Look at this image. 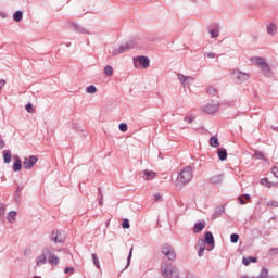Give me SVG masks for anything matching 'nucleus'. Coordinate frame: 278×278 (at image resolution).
I'll use <instances>...</instances> for the list:
<instances>
[{"label": "nucleus", "mask_w": 278, "mask_h": 278, "mask_svg": "<svg viewBox=\"0 0 278 278\" xmlns=\"http://www.w3.org/2000/svg\"><path fill=\"white\" fill-rule=\"evenodd\" d=\"M137 46H138V39L132 38L126 41L125 43L113 45L110 50V53H112L113 55H121L123 53H126V51H129V49H136Z\"/></svg>", "instance_id": "nucleus-1"}, {"label": "nucleus", "mask_w": 278, "mask_h": 278, "mask_svg": "<svg viewBox=\"0 0 278 278\" xmlns=\"http://www.w3.org/2000/svg\"><path fill=\"white\" fill-rule=\"evenodd\" d=\"M161 274L164 278H181L179 276V269L170 263L161 264Z\"/></svg>", "instance_id": "nucleus-2"}, {"label": "nucleus", "mask_w": 278, "mask_h": 278, "mask_svg": "<svg viewBox=\"0 0 278 278\" xmlns=\"http://www.w3.org/2000/svg\"><path fill=\"white\" fill-rule=\"evenodd\" d=\"M252 64L258 66L261 71L266 75V77H273V71H270V66L266 63V60L262 56H254L251 59Z\"/></svg>", "instance_id": "nucleus-3"}, {"label": "nucleus", "mask_w": 278, "mask_h": 278, "mask_svg": "<svg viewBox=\"0 0 278 278\" xmlns=\"http://www.w3.org/2000/svg\"><path fill=\"white\" fill-rule=\"evenodd\" d=\"M231 78L236 84H244V81H249V79H251V74L240 70H232Z\"/></svg>", "instance_id": "nucleus-4"}, {"label": "nucleus", "mask_w": 278, "mask_h": 278, "mask_svg": "<svg viewBox=\"0 0 278 278\" xmlns=\"http://www.w3.org/2000/svg\"><path fill=\"white\" fill-rule=\"evenodd\" d=\"M192 168L190 166L185 167L177 177L179 184H190L192 181Z\"/></svg>", "instance_id": "nucleus-5"}, {"label": "nucleus", "mask_w": 278, "mask_h": 278, "mask_svg": "<svg viewBox=\"0 0 278 278\" xmlns=\"http://www.w3.org/2000/svg\"><path fill=\"white\" fill-rule=\"evenodd\" d=\"M161 253L162 255H165L169 262H175V260H177V253L175 252V249L168 243L162 245Z\"/></svg>", "instance_id": "nucleus-6"}, {"label": "nucleus", "mask_w": 278, "mask_h": 278, "mask_svg": "<svg viewBox=\"0 0 278 278\" xmlns=\"http://www.w3.org/2000/svg\"><path fill=\"white\" fill-rule=\"evenodd\" d=\"M49 253H50L49 252V245H46L45 248H42L41 254H39L36 257V266L38 268H40V266H45V264H47V257H48Z\"/></svg>", "instance_id": "nucleus-7"}, {"label": "nucleus", "mask_w": 278, "mask_h": 278, "mask_svg": "<svg viewBox=\"0 0 278 278\" xmlns=\"http://www.w3.org/2000/svg\"><path fill=\"white\" fill-rule=\"evenodd\" d=\"M48 251L50 252L48 254L49 264H51V266H58V264H60V258L55 255V248L48 245Z\"/></svg>", "instance_id": "nucleus-8"}, {"label": "nucleus", "mask_w": 278, "mask_h": 278, "mask_svg": "<svg viewBox=\"0 0 278 278\" xmlns=\"http://www.w3.org/2000/svg\"><path fill=\"white\" fill-rule=\"evenodd\" d=\"M177 79L178 81H180L184 88H190V86H192V83L194 81V77L186 76L184 74H178Z\"/></svg>", "instance_id": "nucleus-9"}, {"label": "nucleus", "mask_w": 278, "mask_h": 278, "mask_svg": "<svg viewBox=\"0 0 278 278\" xmlns=\"http://www.w3.org/2000/svg\"><path fill=\"white\" fill-rule=\"evenodd\" d=\"M68 29H72V31H76V34H90L88 29L84 28L81 25L77 24L76 22H70L67 23Z\"/></svg>", "instance_id": "nucleus-10"}, {"label": "nucleus", "mask_w": 278, "mask_h": 278, "mask_svg": "<svg viewBox=\"0 0 278 278\" xmlns=\"http://www.w3.org/2000/svg\"><path fill=\"white\" fill-rule=\"evenodd\" d=\"M38 162V156L31 155L28 159H25L23 162V166L26 170H29V168H34V165Z\"/></svg>", "instance_id": "nucleus-11"}, {"label": "nucleus", "mask_w": 278, "mask_h": 278, "mask_svg": "<svg viewBox=\"0 0 278 278\" xmlns=\"http://www.w3.org/2000/svg\"><path fill=\"white\" fill-rule=\"evenodd\" d=\"M134 62H139L140 66L143 68H149L151 66V60L148 56H137L134 59Z\"/></svg>", "instance_id": "nucleus-12"}, {"label": "nucleus", "mask_w": 278, "mask_h": 278, "mask_svg": "<svg viewBox=\"0 0 278 278\" xmlns=\"http://www.w3.org/2000/svg\"><path fill=\"white\" fill-rule=\"evenodd\" d=\"M205 114H216L218 112V104L208 103L202 106Z\"/></svg>", "instance_id": "nucleus-13"}, {"label": "nucleus", "mask_w": 278, "mask_h": 278, "mask_svg": "<svg viewBox=\"0 0 278 278\" xmlns=\"http://www.w3.org/2000/svg\"><path fill=\"white\" fill-rule=\"evenodd\" d=\"M225 214V205H219L215 207L214 213L211 216L212 220H216L217 218H220Z\"/></svg>", "instance_id": "nucleus-14"}, {"label": "nucleus", "mask_w": 278, "mask_h": 278, "mask_svg": "<svg viewBox=\"0 0 278 278\" xmlns=\"http://www.w3.org/2000/svg\"><path fill=\"white\" fill-rule=\"evenodd\" d=\"M225 181V174L214 175L210 178V184H214V186H218V184H223Z\"/></svg>", "instance_id": "nucleus-15"}, {"label": "nucleus", "mask_w": 278, "mask_h": 278, "mask_svg": "<svg viewBox=\"0 0 278 278\" xmlns=\"http://www.w3.org/2000/svg\"><path fill=\"white\" fill-rule=\"evenodd\" d=\"M208 34L211 36V38H218L220 36V26L218 25H213L210 29H208Z\"/></svg>", "instance_id": "nucleus-16"}, {"label": "nucleus", "mask_w": 278, "mask_h": 278, "mask_svg": "<svg viewBox=\"0 0 278 278\" xmlns=\"http://www.w3.org/2000/svg\"><path fill=\"white\" fill-rule=\"evenodd\" d=\"M142 173H143L142 177H143L144 181H151L152 179H155V177H157V174L153 170L146 169Z\"/></svg>", "instance_id": "nucleus-17"}, {"label": "nucleus", "mask_w": 278, "mask_h": 278, "mask_svg": "<svg viewBox=\"0 0 278 278\" xmlns=\"http://www.w3.org/2000/svg\"><path fill=\"white\" fill-rule=\"evenodd\" d=\"M204 241L206 242V244H210V247H212L211 249H207V251H212V249H214V235H212V232H206Z\"/></svg>", "instance_id": "nucleus-18"}, {"label": "nucleus", "mask_w": 278, "mask_h": 278, "mask_svg": "<svg viewBox=\"0 0 278 278\" xmlns=\"http://www.w3.org/2000/svg\"><path fill=\"white\" fill-rule=\"evenodd\" d=\"M205 229V220H201L194 224L193 233H201Z\"/></svg>", "instance_id": "nucleus-19"}, {"label": "nucleus", "mask_w": 278, "mask_h": 278, "mask_svg": "<svg viewBox=\"0 0 278 278\" xmlns=\"http://www.w3.org/2000/svg\"><path fill=\"white\" fill-rule=\"evenodd\" d=\"M217 155H218V159L220 160V162H225V160H227V149L219 148L217 150Z\"/></svg>", "instance_id": "nucleus-20"}, {"label": "nucleus", "mask_w": 278, "mask_h": 278, "mask_svg": "<svg viewBox=\"0 0 278 278\" xmlns=\"http://www.w3.org/2000/svg\"><path fill=\"white\" fill-rule=\"evenodd\" d=\"M267 34L269 36H275L277 34V25H275V23L267 25Z\"/></svg>", "instance_id": "nucleus-21"}, {"label": "nucleus", "mask_w": 278, "mask_h": 278, "mask_svg": "<svg viewBox=\"0 0 278 278\" xmlns=\"http://www.w3.org/2000/svg\"><path fill=\"white\" fill-rule=\"evenodd\" d=\"M3 160L4 164H10V162H12V152H10V150L3 151Z\"/></svg>", "instance_id": "nucleus-22"}, {"label": "nucleus", "mask_w": 278, "mask_h": 278, "mask_svg": "<svg viewBox=\"0 0 278 278\" xmlns=\"http://www.w3.org/2000/svg\"><path fill=\"white\" fill-rule=\"evenodd\" d=\"M251 262H252L253 264H255V262H257V257L249 256V257H243V258H242V264H243V266H249V264H251Z\"/></svg>", "instance_id": "nucleus-23"}, {"label": "nucleus", "mask_w": 278, "mask_h": 278, "mask_svg": "<svg viewBox=\"0 0 278 278\" xmlns=\"http://www.w3.org/2000/svg\"><path fill=\"white\" fill-rule=\"evenodd\" d=\"M210 144L214 147V149H218L220 147V142H218V137L216 136L211 137Z\"/></svg>", "instance_id": "nucleus-24"}, {"label": "nucleus", "mask_w": 278, "mask_h": 278, "mask_svg": "<svg viewBox=\"0 0 278 278\" xmlns=\"http://www.w3.org/2000/svg\"><path fill=\"white\" fill-rule=\"evenodd\" d=\"M51 240H53V242H56L59 244H61V242H64V239L60 238V231L52 232Z\"/></svg>", "instance_id": "nucleus-25"}, {"label": "nucleus", "mask_w": 278, "mask_h": 278, "mask_svg": "<svg viewBox=\"0 0 278 278\" xmlns=\"http://www.w3.org/2000/svg\"><path fill=\"white\" fill-rule=\"evenodd\" d=\"M21 168H23L21 159H18V156H16V161L13 164V170H14V173H18V170H21Z\"/></svg>", "instance_id": "nucleus-26"}, {"label": "nucleus", "mask_w": 278, "mask_h": 278, "mask_svg": "<svg viewBox=\"0 0 278 278\" xmlns=\"http://www.w3.org/2000/svg\"><path fill=\"white\" fill-rule=\"evenodd\" d=\"M7 220H9V223H14L16 220V211H11L8 213L7 215Z\"/></svg>", "instance_id": "nucleus-27"}, {"label": "nucleus", "mask_w": 278, "mask_h": 278, "mask_svg": "<svg viewBox=\"0 0 278 278\" xmlns=\"http://www.w3.org/2000/svg\"><path fill=\"white\" fill-rule=\"evenodd\" d=\"M13 20L15 21V23H21V21H23V11H16L13 14Z\"/></svg>", "instance_id": "nucleus-28"}, {"label": "nucleus", "mask_w": 278, "mask_h": 278, "mask_svg": "<svg viewBox=\"0 0 278 278\" xmlns=\"http://www.w3.org/2000/svg\"><path fill=\"white\" fill-rule=\"evenodd\" d=\"M204 253H205V242L201 241L199 243V251H198L199 257H203Z\"/></svg>", "instance_id": "nucleus-29"}, {"label": "nucleus", "mask_w": 278, "mask_h": 278, "mask_svg": "<svg viewBox=\"0 0 278 278\" xmlns=\"http://www.w3.org/2000/svg\"><path fill=\"white\" fill-rule=\"evenodd\" d=\"M104 75H106V77H112V75H114V70L112 68V66L106 65L104 67Z\"/></svg>", "instance_id": "nucleus-30"}, {"label": "nucleus", "mask_w": 278, "mask_h": 278, "mask_svg": "<svg viewBox=\"0 0 278 278\" xmlns=\"http://www.w3.org/2000/svg\"><path fill=\"white\" fill-rule=\"evenodd\" d=\"M25 190V182L18 184L16 187L15 195L21 197V192Z\"/></svg>", "instance_id": "nucleus-31"}, {"label": "nucleus", "mask_w": 278, "mask_h": 278, "mask_svg": "<svg viewBox=\"0 0 278 278\" xmlns=\"http://www.w3.org/2000/svg\"><path fill=\"white\" fill-rule=\"evenodd\" d=\"M207 93L211 94V97H216L218 94V89L216 87H207Z\"/></svg>", "instance_id": "nucleus-32"}, {"label": "nucleus", "mask_w": 278, "mask_h": 278, "mask_svg": "<svg viewBox=\"0 0 278 278\" xmlns=\"http://www.w3.org/2000/svg\"><path fill=\"white\" fill-rule=\"evenodd\" d=\"M91 257L96 268H101V263L99 262V257H97V254H91Z\"/></svg>", "instance_id": "nucleus-33"}, {"label": "nucleus", "mask_w": 278, "mask_h": 278, "mask_svg": "<svg viewBox=\"0 0 278 278\" xmlns=\"http://www.w3.org/2000/svg\"><path fill=\"white\" fill-rule=\"evenodd\" d=\"M86 92L88 94H94V92H97V87L94 85H90L86 88Z\"/></svg>", "instance_id": "nucleus-34"}, {"label": "nucleus", "mask_w": 278, "mask_h": 278, "mask_svg": "<svg viewBox=\"0 0 278 278\" xmlns=\"http://www.w3.org/2000/svg\"><path fill=\"white\" fill-rule=\"evenodd\" d=\"M238 240H240V236H239L238 233H232V235H230V242H231L232 244L238 243Z\"/></svg>", "instance_id": "nucleus-35"}, {"label": "nucleus", "mask_w": 278, "mask_h": 278, "mask_svg": "<svg viewBox=\"0 0 278 278\" xmlns=\"http://www.w3.org/2000/svg\"><path fill=\"white\" fill-rule=\"evenodd\" d=\"M262 186H266L267 188H273V182L268 181V178L261 179Z\"/></svg>", "instance_id": "nucleus-36"}, {"label": "nucleus", "mask_w": 278, "mask_h": 278, "mask_svg": "<svg viewBox=\"0 0 278 278\" xmlns=\"http://www.w3.org/2000/svg\"><path fill=\"white\" fill-rule=\"evenodd\" d=\"M134 255V248L130 249L128 257H127V265L126 268H129V265L131 264V257Z\"/></svg>", "instance_id": "nucleus-37"}, {"label": "nucleus", "mask_w": 278, "mask_h": 278, "mask_svg": "<svg viewBox=\"0 0 278 278\" xmlns=\"http://www.w3.org/2000/svg\"><path fill=\"white\" fill-rule=\"evenodd\" d=\"M254 157H256V160H264V161H266V159L264 157V153H262L260 151H256L254 153Z\"/></svg>", "instance_id": "nucleus-38"}, {"label": "nucleus", "mask_w": 278, "mask_h": 278, "mask_svg": "<svg viewBox=\"0 0 278 278\" xmlns=\"http://www.w3.org/2000/svg\"><path fill=\"white\" fill-rule=\"evenodd\" d=\"M26 112H28V114H34V105H31V103L26 105Z\"/></svg>", "instance_id": "nucleus-39"}, {"label": "nucleus", "mask_w": 278, "mask_h": 278, "mask_svg": "<svg viewBox=\"0 0 278 278\" xmlns=\"http://www.w3.org/2000/svg\"><path fill=\"white\" fill-rule=\"evenodd\" d=\"M127 129H128L127 124H125V123L119 124V131H123V134H125V131H127Z\"/></svg>", "instance_id": "nucleus-40"}, {"label": "nucleus", "mask_w": 278, "mask_h": 278, "mask_svg": "<svg viewBox=\"0 0 278 278\" xmlns=\"http://www.w3.org/2000/svg\"><path fill=\"white\" fill-rule=\"evenodd\" d=\"M122 227H123V229H129V227H130L129 219H124L122 223Z\"/></svg>", "instance_id": "nucleus-41"}, {"label": "nucleus", "mask_w": 278, "mask_h": 278, "mask_svg": "<svg viewBox=\"0 0 278 278\" xmlns=\"http://www.w3.org/2000/svg\"><path fill=\"white\" fill-rule=\"evenodd\" d=\"M204 58L214 59V58H216V53H214V52H204Z\"/></svg>", "instance_id": "nucleus-42"}, {"label": "nucleus", "mask_w": 278, "mask_h": 278, "mask_svg": "<svg viewBox=\"0 0 278 278\" xmlns=\"http://www.w3.org/2000/svg\"><path fill=\"white\" fill-rule=\"evenodd\" d=\"M184 121H185V123H188V124L190 125L191 123L194 122V117H192V116H186V117L184 118Z\"/></svg>", "instance_id": "nucleus-43"}, {"label": "nucleus", "mask_w": 278, "mask_h": 278, "mask_svg": "<svg viewBox=\"0 0 278 278\" xmlns=\"http://www.w3.org/2000/svg\"><path fill=\"white\" fill-rule=\"evenodd\" d=\"M267 205L269 207H278V202L277 201H269V202H267Z\"/></svg>", "instance_id": "nucleus-44"}, {"label": "nucleus", "mask_w": 278, "mask_h": 278, "mask_svg": "<svg viewBox=\"0 0 278 278\" xmlns=\"http://www.w3.org/2000/svg\"><path fill=\"white\" fill-rule=\"evenodd\" d=\"M98 192L100 194L99 205H103V192H101V189H98Z\"/></svg>", "instance_id": "nucleus-45"}, {"label": "nucleus", "mask_w": 278, "mask_h": 278, "mask_svg": "<svg viewBox=\"0 0 278 278\" xmlns=\"http://www.w3.org/2000/svg\"><path fill=\"white\" fill-rule=\"evenodd\" d=\"M64 273H66V274L71 273V275H73L75 273V268H73V267H65Z\"/></svg>", "instance_id": "nucleus-46"}, {"label": "nucleus", "mask_w": 278, "mask_h": 278, "mask_svg": "<svg viewBox=\"0 0 278 278\" xmlns=\"http://www.w3.org/2000/svg\"><path fill=\"white\" fill-rule=\"evenodd\" d=\"M271 173H273L274 177L278 178V167L277 166H274L271 168Z\"/></svg>", "instance_id": "nucleus-47"}, {"label": "nucleus", "mask_w": 278, "mask_h": 278, "mask_svg": "<svg viewBox=\"0 0 278 278\" xmlns=\"http://www.w3.org/2000/svg\"><path fill=\"white\" fill-rule=\"evenodd\" d=\"M269 253H270V255H277L278 254V249L277 248H271L269 250Z\"/></svg>", "instance_id": "nucleus-48"}, {"label": "nucleus", "mask_w": 278, "mask_h": 278, "mask_svg": "<svg viewBox=\"0 0 278 278\" xmlns=\"http://www.w3.org/2000/svg\"><path fill=\"white\" fill-rule=\"evenodd\" d=\"M162 199V194L155 193L154 194V201H160Z\"/></svg>", "instance_id": "nucleus-49"}, {"label": "nucleus", "mask_w": 278, "mask_h": 278, "mask_svg": "<svg viewBox=\"0 0 278 278\" xmlns=\"http://www.w3.org/2000/svg\"><path fill=\"white\" fill-rule=\"evenodd\" d=\"M0 18H8V13L0 11Z\"/></svg>", "instance_id": "nucleus-50"}, {"label": "nucleus", "mask_w": 278, "mask_h": 278, "mask_svg": "<svg viewBox=\"0 0 278 278\" xmlns=\"http://www.w3.org/2000/svg\"><path fill=\"white\" fill-rule=\"evenodd\" d=\"M239 203H240V205H244L245 202H244V200L242 199V197L239 198Z\"/></svg>", "instance_id": "nucleus-51"}, {"label": "nucleus", "mask_w": 278, "mask_h": 278, "mask_svg": "<svg viewBox=\"0 0 278 278\" xmlns=\"http://www.w3.org/2000/svg\"><path fill=\"white\" fill-rule=\"evenodd\" d=\"M14 199H15V201L18 202V199H21V195H16V193H15V194H14Z\"/></svg>", "instance_id": "nucleus-52"}, {"label": "nucleus", "mask_w": 278, "mask_h": 278, "mask_svg": "<svg viewBox=\"0 0 278 278\" xmlns=\"http://www.w3.org/2000/svg\"><path fill=\"white\" fill-rule=\"evenodd\" d=\"M243 197H244V199H247V201H249V199H251V195H249V194H244Z\"/></svg>", "instance_id": "nucleus-53"}, {"label": "nucleus", "mask_w": 278, "mask_h": 278, "mask_svg": "<svg viewBox=\"0 0 278 278\" xmlns=\"http://www.w3.org/2000/svg\"><path fill=\"white\" fill-rule=\"evenodd\" d=\"M0 147H5V142H3V140L0 141Z\"/></svg>", "instance_id": "nucleus-54"}, {"label": "nucleus", "mask_w": 278, "mask_h": 278, "mask_svg": "<svg viewBox=\"0 0 278 278\" xmlns=\"http://www.w3.org/2000/svg\"><path fill=\"white\" fill-rule=\"evenodd\" d=\"M240 278H249V276H241ZM251 278H255V277H251Z\"/></svg>", "instance_id": "nucleus-55"}, {"label": "nucleus", "mask_w": 278, "mask_h": 278, "mask_svg": "<svg viewBox=\"0 0 278 278\" xmlns=\"http://www.w3.org/2000/svg\"><path fill=\"white\" fill-rule=\"evenodd\" d=\"M253 40H255V41H256V40H257V37H253Z\"/></svg>", "instance_id": "nucleus-56"}]
</instances>
